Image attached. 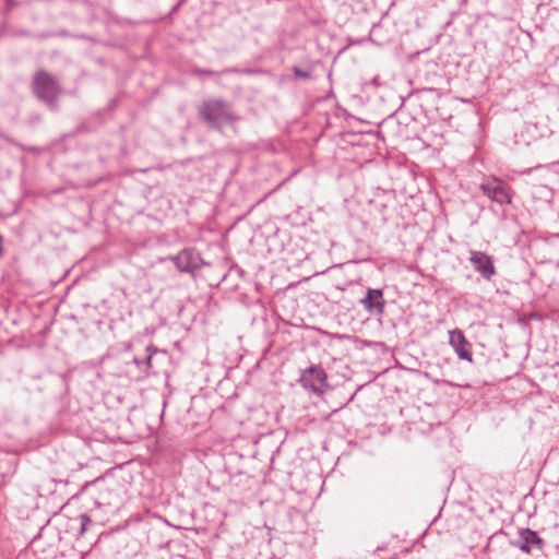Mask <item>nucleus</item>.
Returning <instances> with one entry per match:
<instances>
[{"mask_svg": "<svg viewBox=\"0 0 559 559\" xmlns=\"http://www.w3.org/2000/svg\"><path fill=\"white\" fill-rule=\"evenodd\" d=\"M33 92L40 100L48 105H55L61 93V88L51 74L40 70L33 79Z\"/></svg>", "mask_w": 559, "mask_h": 559, "instance_id": "2", "label": "nucleus"}, {"mask_svg": "<svg viewBox=\"0 0 559 559\" xmlns=\"http://www.w3.org/2000/svg\"><path fill=\"white\" fill-rule=\"evenodd\" d=\"M133 364L138 367V368H142L143 367V359H140L138 357H134L133 358Z\"/></svg>", "mask_w": 559, "mask_h": 559, "instance_id": "14", "label": "nucleus"}, {"mask_svg": "<svg viewBox=\"0 0 559 559\" xmlns=\"http://www.w3.org/2000/svg\"><path fill=\"white\" fill-rule=\"evenodd\" d=\"M156 352H157L156 347L152 344L146 347L147 355L143 359V367H144L145 371H147L152 368V358Z\"/></svg>", "mask_w": 559, "mask_h": 559, "instance_id": "10", "label": "nucleus"}, {"mask_svg": "<svg viewBox=\"0 0 559 559\" xmlns=\"http://www.w3.org/2000/svg\"><path fill=\"white\" fill-rule=\"evenodd\" d=\"M294 74L296 78H300V79H309L310 78L309 72L302 71L301 69H299L297 67L294 68Z\"/></svg>", "mask_w": 559, "mask_h": 559, "instance_id": "12", "label": "nucleus"}, {"mask_svg": "<svg viewBox=\"0 0 559 559\" xmlns=\"http://www.w3.org/2000/svg\"><path fill=\"white\" fill-rule=\"evenodd\" d=\"M298 381L306 391L316 395L324 394L330 388L328 374L320 365H311L302 370Z\"/></svg>", "mask_w": 559, "mask_h": 559, "instance_id": "3", "label": "nucleus"}, {"mask_svg": "<svg viewBox=\"0 0 559 559\" xmlns=\"http://www.w3.org/2000/svg\"><path fill=\"white\" fill-rule=\"evenodd\" d=\"M469 262L473 264L474 270L487 281H490L496 274L493 259L486 252L472 250Z\"/></svg>", "mask_w": 559, "mask_h": 559, "instance_id": "5", "label": "nucleus"}, {"mask_svg": "<svg viewBox=\"0 0 559 559\" xmlns=\"http://www.w3.org/2000/svg\"><path fill=\"white\" fill-rule=\"evenodd\" d=\"M193 73L198 76H201V75H207V76H212V75H215L217 74L215 71H211V70H203V69H197L193 71Z\"/></svg>", "mask_w": 559, "mask_h": 559, "instance_id": "13", "label": "nucleus"}, {"mask_svg": "<svg viewBox=\"0 0 559 559\" xmlns=\"http://www.w3.org/2000/svg\"><path fill=\"white\" fill-rule=\"evenodd\" d=\"M170 260L183 273H193L199 267V257L192 249H183Z\"/></svg>", "mask_w": 559, "mask_h": 559, "instance_id": "7", "label": "nucleus"}, {"mask_svg": "<svg viewBox=\"0 0 559 559\" xmlns=\"http://www.w3.org/2000/svg\"><path fill=\"white\" fill-rule=\"evenodd\" d=\"M364 308L369 312L381 314L384 311V299L381 289H368L365 298L361 299Z\"/></svg>", "mask_w": 559, "mask_h": 559, "instance_id": "9", "label": "nucleus"}, {"mask_svg": "<svg viewBox=\"0 0 559 559\" xmlns=\"http://www.w3.org/2000/svg\"><path fill=\"white\" fill-rule=\"evenodd\" d=\"M81 520V534H83L86 530V526L91 523V519L87 514H82L80 516Z\"/></svg>", "mask_w": 559, "mask_h": 559, "instance_id": "11", "label": "nucleus"}, {"mask_svg": "<svg viewBox=\"0 0 559 559\" xmlns=\"http://www.w3.org/2000/svg\"><path fill=\"white\" fill-rule=\"evenodd\" d=\"M199 115L214 128H221L222 122H234L238 118L228 103L222 99L204 100L199 107Z\"/></svg>", "mask_w": 559, "mask_h": 559, "instance_id": "1", "label": "nucleus"}, {"mask_svg": "<svg viewBox=\"0 0 559 559\" xmlns=\"http://www.w3.org/2000/svg\"><path fill=\"white\" fill-rule=\"evenodd\" d=\"M449 343L460 359L473 361L471 344L461 330L455 329L449 332Z\"/></svg>", "mask_w": 559, "mask_h": 559, "instance_id": "6", "label": "nucleus"}, {"mask_svg": "<svg viewBox=\"0 0 559 559\" xmlns=\"http://www.w3.org/2000/svg\"><path fill=\"white\" fill-rule=\"evenodd\" d=\"M513 545L518 547L521 551L530 554L532 550V546L542 549L544 546V542L535 531H532L530 528H522L520 531V542L514 543Z\"/></svg>", "mask_w": 559, "mask_h": 559, "instance_id": "8", "label": "nucleus"}, {"mask_svg": "<svg viewBox=\"0 0 559 559\" xmlns=\"http://www.w3.org/2000/svg\"><path fill=\"white\" fill-rule=\"evenodd\" d=\"M481 192L492 202L499 205L511 204L513 199L512 188L497 177H485L479 186Z\"/></svg>", "mask_w": 559, "mask_h": 559, "instance_id": "4", "label": "nucleus"}]
</instances>
